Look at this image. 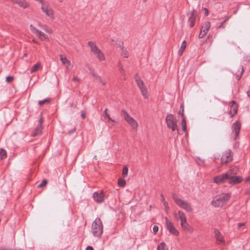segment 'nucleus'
Listing matches in <instances>:
<instances>
[{
  "mask_svg": "<svg viewBox=\"0 0 250 250\" xmlns=\"http://www.w3.org/2000/svg\"><path fill=\"white\" fill-rule=\"evenodd\" d=\"M165 220L166 221L167 228L168 231L173 235L176 236H178L179 232L174 227L173 223L170 221L167 217H165Z\"/></svg>",
  "mask_w": 250,
  "mask_h": 250,
  "instance_id": "obj_11",
  "label": "nucleus"
},
{
  "mask_svg": "<svg viewBox=\"0 0 250 250\" xmlns=\"http://www.w3.org/2000/svg\"><path fill=\"white\" fill-rule=\"evenodd\" d=\"M42 66L41 62H38L36 63L34 66L31 68L30 70V73H33L35 72L38 71V70L42 69Z\"/></svg>",
  "mask_w": 250,
  "mask_h": 250,
  "instance_id": "obj_24",
  "label": "nucleus"
},
{
  "mask_svg": "<svg viewBox=\"0 0 250 250\" xmlns=\"http://www.w3.org/2000/svg\"><path fill=\"white\" fill-rule=\"evenodd\" d=\"M51 99L50 98H47L42 101H39V104L42 106L44 104H49L51 102Z\"/></svg>",
  "mask_w": 250,
  "mask_h": 250,
  "instance_id": "obj_33",
  "label": "nucleus"
},
{
  "mask_svg": "<svg viewBox=\"0 0 250 250\" xmlns=\"http://www.w3.org/2000/svg\"><path fill=\"white\" fill-rule=\"evenodd\" d=\"M33 42L35 43H37V42H36L34 40H33Z\"/></svg>",
  "mask_w": 250,
  "mask_h": 250,
  "instance_id": "obj_56",
  "label": "nucleus"
},
{
  "mask_svg": "<svg viewBox=\"0 0 250 250\" xmlns=\"http://www.w3.org/2000/svg\"><path fill=\"white\" fill-rule=\"evenodd\" d=\"M0 250H12L9 248L2 247H0Z\"/></svg>",
  "mask_w": 250,
  "mask_h": 250,
  "instance_id": "obj_44",
  "label": "nucleus"
},
{
  "mask_svg": "<svg viewBox=\"0 0 250 250\" xmlns=\"http://www.w3.org/2000/svg\"><path fill=\"white\" fill-rule=\"evenodd\" d=\"M13 3L18 4L23 8L28 7L29 3L25 0H10Z\"/></svg>",
  "mask_w": 250,
  "mask_h": 250,
  "instance_id": "obj_20",
  "label": "nucleus"
},
{
  "mask_svg": "<svg viewBox=\"0 0 250 250\" xmlns=\"http://www.w3.org/2000/svg\"><path fill=\"white\" fill-rule=\"evenodd\" d=\"M161 196L162 197V202L163 203H164L165 201H166V200L165 199V197H164V195L162 194H161Z\"/></svg>",
  "mask_w": 250,
  "mask_h": 250,
  "instance_id": "obj_50",
  "label": "nucleus"
},
{
  "mask_svg": "<svg viewBox=\"0 0 250 250\" xmlns=\"http://www.w3.org/2000/svg\"><path fill=\"white\" fill-rule=\"evenodd\" d=\"M121 55L125 58H127L129 56V53L128 51L126 50V49L122 47L121 49Z\"/></svg>",
  "mask_w": 250,
  "mask_h": 250,
  "instance_id": "obj_32",
  "label": "nucleus"
},
{
  "mask_svg": "<svg viewBox=\"0 0 250 250\" xmlns=\"http://www.w3.org/2000/svg\"><path fill=\"white\" fill-rule=\"evenodd\" d=\"M178 114L181 115L182 117V118L183 117H185V116H184V105L183 104H182L180 105V110L178 112Z\"/></svg>",
  "mask_w": 250,
  "mask_h": 250,
  "instance_id": "obj_38",
  "label": "nucleus"
},
{
  "mask_svg": "<svg viewBox=\"0 0 250 250\" xmlns=\"http://www.w3.org/2000/svg\"><path fill=\"white\" fill-rule=\"evenodd\" d=\"M7 157V153L6 151L1 148L0 149V158L1 159H4Z\"/></svg>",
  "mask_w": 250,
  "mask_h": 250,
  "instance_id": "obj_31",
  "label": "nucleus"
},
{
  "mask_svg": "<svg viewBox=\"0 0 250 250\" xmlns=\"http://www.w3.org/2000/svg\"><path fill=\"white\" fill-rule=\"evenodd\" d=\"M128 169L127 166H125L123 169L122 175L125 178L126 177L128 174Z\"/></svg>",
  "mask_w": 250,
  "mask_h": 250,
  "instance_id": "obj_36",
  "label": "nucleus"
},
{
  "mask_svg": "<svg viewBox=\"0 0 250 250\" xmlns=\"http://www.w3.org/2000/svg\"><path fill=\"white\" fill-rule=\"evenodd\" d=\"M174 215L177 219L180 220L181 222H183L184 221L185 222V221L187 220V217L185 214L181 210L178 211L177 213H175Z\"/></svg>",
  "mask_w": 250,
  "mask_h": 250,
  "instance_id": "obj_21",
  "label": "nucleus"
},
{
  "mask_svg": "<svg viewBox=\"0 0 250 250\" xmlns=\"http://www.w3.org/2000/svg\"><path fill=\"white\" fill-rule=\"evenodd\" d=\"M43 118L42 117H41L40 118V119H39L38 125L42 126V124L43 123Z\"/></svg>",
  "mask_w": 250,
  "mask_h": 250,
  "instance_id": "obj_42",
  "label": "nucleus"
},
{
  "mask_svg": "<svg viewBox=\"0 0 250 250\" xmlns=\"http://www.w3.org/2000/svg\"><path fill=\"white\" fill-rule=\"evenodd\" d=\"M181 226L183 230L191 233L193 232V228L187 222V220L181 222Z\"/></svg>",
  "mask_w": 250,
  "mask_h": 250,
  "instance_id": "obj_19",
  "label": "nucleus"
},
{
  "mask_svg": "<svg viewBox=\"0 0 250 250\" xmlns=\"http://www.w3.org/2000/svg\"><path fill=\"white\" fill-rule=\"evenodd\" d=\"M166 121L168 128L171 129L172 131H178L177 122L172 114H168L166 117Z\"/></svg>",
  "mask_w": 250,
  "mask_h": 250,
  "instance_id": "obj_7",
  "label": "nucleus"
},
{
  "mask_svg": "<svg viewBox=\"0 0 250 250\" xmlns=\"http://www.w3.org/2000/svg\"><path fill=\"white\" fill-rule=\"evenodd\" d=\"M135 80L138 87H139L140 90L141 91L142 94L145 99H147L148 97L147 89L146 86H145L144 83L141 79L138 74H136L135 75Z\"/></svg>",
  "mask_w": 250,
  "mask_h": 250,
  "instance_id": "obj_6",
  "label": "nucleus"
},
{
  "mask_svg": "<svg viewBox=\"0 0 250 250\" xmlns=\"http://www.w3.org/2000/svg\"><path fill=\"white\" fill-rule=\"evenodd\" d=\"M245 223H239L238 225V229H240L241 227L245 226Z\"/></svg>",
  "mask_w": 250,
  "mask_h": 250,
  "instance_id": "obj_45",
  "label": "nucleus"
},
{
  "mask_svg": "<svg viewBox=\"0 0 250 250\" xmlns=\"http://www.w3.org/2000/svg\"><path fill=\"white\" fill-rule=\"evenodd\" d=\"M103 116L104 117V118H107L108 119V122H109L110 121L112 123V125H114V124L116 122L114 120H112L110 118V116L107 113V108H105V109L104 110V113H103Z\"/></svg>",
  "mask_w": 250,
  "mask_h": 250,
  "instance_id": "obj_26",
  "label": "nucleus"
},
{
  "mask_svg": "<svg viewBox=\"0 0 250 250\" xmlns=\"http://www.w3.org/2000/svg\"><path fill=\"white\" fill-rule=\"evenodd\" d=\"M196 13L195 10H193L190 13V16L188 18V22L189 23V26L191 28L193 27L195 24L196 19Z\"/></svg>",
  "mask_w": 250,
  "mask_h": 250,
  "instance_id": "obj_18",
  "label": "nucleus"
},
{
  "mask_svg": "<svg viewBox=\"0 0 250 250\" xmlns=\"http://www.w3.org/2000/svg\"><path fill=\"white\" fill-rule=\"evenodd\" d=\"M13 77L12 76H8L6 77V81L7 83H10L13 80Z\"/></svg>",
  "mask_w": 250,
  "mask_h": 250,
  "instance_id": "obj_40",
  "label": "nucleus"
},
{
  "mask_svg": "<svg viewBox=\"0 0 250 250\" xmlns=\"http://www.w3.org/2000/svg\"><path fill=\"white\" fill-rule=\"evenodd\" d=\"M227 20H225L221 24L218 26V28H221L223 27L224 23L227 21Z\"/></svg>",
  "mask_w": 250,
  "mask_h": 250,
  "instance_id": "obj_51",
  "label": "nucleus"
},
{
  "mask_svg": "<svg viewBox=\"0 0 250 250\" xmlns=\"http://www.w3.org/2000/svg\"><path fill=\"white\" fill-rule=\"evenodd\" d=\"M211 23L209 21H207L205 22L201 27L200 32L199 35V38L200 39L204 38L209 31Z\"/></svg>",
  "mask_w": 250,
  "mask_h": 250,
  "instance_id": "obj_10",
  "label": "nucleus"
},
{
  "mask_svg": "<svg viewBox=\"0 0 250 250\" xmlns=\"http://www.w3.org/2000/svg\"><path fill=\"white\" fill-rule=\"evenodd\" d=\"M214 236L216 240L217 243L218 244H225V241L224 238V236L218 230L215 229L214 230Z\"/></svg>",
  "mask_w": 250,
  "mask_h": 250,
  "instance_id": "obj_14",
  "label": "nucleus"
},
{
  "mask_svg": "<svg viewBox=\"0 0 250 250\" xmlns=\"http://www.w3.org/2000/svg\"><path fill=\"white\" fill-rule=\"evenodd\" d=\"M118 184L121 187H124L126 185V181L124 179L120 178L118 179Z\"/></svg>",
  "mask_w": 250,
  "mask_h": 250,
  "instance_id": "obj_34",
  "label": "nucleus"
},
{
  "mask_svg": "<svg viewBox=\"0 0 250 250\" xmlns=\"http://www.w3.org/2000/svg\"><path fill=\"white\" fill-rule=\"evenodd\" d=\"M81 116L83 119H84L85 117V113L83 111L81 113Z\"/></svg>",
  "mask_w": 250,
  "mask_h": 250,
  "instance_id": "obj_47",
  "label": "nucleus"
},
{
  "mask_svg": "<svg viewBox=\"0 0 250 250\" xmlns=\"http://www.w3.org/2000/svg\"><path fill=\"white\" fill-rule=\"evenodd\" d=\"M187 46V42L185 41H183L180 48L179 49L178 51V55L179 56H182L183 54L184 51H185L186 48Z\"/></svg>",
  "mask_w": 250,
  "mask_h": 250,
  "instance_id": "obj_27",
  "label": "nucleus"
},
{
  "mask_svg": "<svg viewBox=\"0 0 250 250\" xmlns=\"http://www.w3.org/2000/svg\"><path fill=\"white\" fill-rule=\"evenodd\" d=\"M237 170L235 167H230L229 169L225 173L228 174V178L237 174Z\"/></svg>",
  "mask_w": 250,
  "mask_h": 250,
  "instance_id": "obj_25",
  "label": "nucleus"
},
{
  "mask_svg": "<svg viewBox=\"0 0 250 250\" xmlns=\"http://www.w3.org/2000/svg\"><path fill=\"white\" fill-rule=\"evenodd\" d=\"M72 81L74 83H79L81 81L80 79L76 76H74L72 78Z\"/></svg>",
  "mask_w": 250,
  "mask_h": 250,
  "instance_id": "obj_39",
  "label": "nucleus"
},
{
  "mask_svg": "<svg viewBox=\"0 0 250 250\" xmlns=\"http://www.w3.org/2000/svg\"><path fill=\"white\" fill-rule=\"evenodd\" d=\"M182 125L183 127V130L184 132H186L187 130V123L186 121L185 117H183L182 121Z\"/></svg>",
  "mask_w": 250,
  "mask_h": 250,
  "instance_id": "obj_35",
  "label": "nucleus"
},
{
  "mask_svg": "<svg viewBox=\"0 0 250 250\" xmlns=\"http://www.w3.org/2000/svg\"><path fill=\"white\" fill-rule=\"evenodd\" d=\"M165 209H166V210H167L168 209V208H165Z\"/></svg>",
  "mask_w": 250,
  "mask_h": 250,
  "instance_id": "obj_58",
  "label": "nucleus"
},
{
  "mask_svg": "<svg viewBox=\"0 0 250 250\" xmlns=\"http://www.w3.org/2000/svg\"><path fill=\"white\" fill-rule=\"evenodd\" d=\"M118 64H119V71L120 72V73L124 77V79L125 80H126V76H125V71L123 68V67L122 66V64H121V62H119L118 63Z\"/></svg>",
  "mask_w": 250,
  "mask_h": 250,
  "instance_id": "obj_29",
  "label": "nucleus"
},
{
  "mask_svg": "<svg viewBox=\"0 0 250 250\" xmlns=\"http://www.w3.org/2000/svg\"><path fill=\"white\" fill-rule=\"evenodd\" d=\"M48 182L46 179H43L42 182L39 184L38 186V188H42L45 187L47 184Z\"/></svg>",
  "mask_w": 250,
  "mask_h": 250,
  "instance_id": "obj_37",
  "label": "nucleus"
},
{
  "mask_svg": "<svg viewBox=\"0 0 250 250\" xmlns=\"http://www.w3.org/2000/svg\"><path fill=\"white\" fill-rule=\"evenodd\" d=\"M205 10V14H206V15L207 16L208 14V10L207 9V8H204Z\"/></svg>",
  "mask_w": 250,
  "mask_h": 250,
  "instance_id": "obj_52",
  "label": "nucleus"
},
{
  "mask_svg": "<svg viewBox=\"0 0 250 250\" xmlns=\"http://www.w3.org/2000/svg\"><path fill=\"white\" fill-rule=\"evenodd\" d=\"M91 232L93 235L96 237H100L103 232V225L101 220L96 218L92 224Z\"/></svg>",
  "mask_w": 250,
  "mask_h": 250,
  "instance_id": "obj_1",
  "label": "nucleus"
},
{
  "mask_svg": "<svg viewBox=\"0 0 250 250\" xmlns=\"http://www.w3.org/2000/svg\"><path fill=\"white\" fill-rule=\"evenodd\" d=\"M85 250H94L93 248L91 246H88L85 249Z\"/></svg>",
  "mask_w": 250,
  "mask_h": 250,
  "instance_id": "obj_48",
  "label": "nucleus"
},
{
  "mask_svg": "<svg viewBox=\"0 0 250 250\" xmlns=\"http://www.w3.org/2000/svg\"><path fill=\"white\" fill-rule=\"evenodd\" d=\"M121 115L125 120L131 126L133 129H136L138 127L137 122L124 109L121 111Z\"/></svg>",
  "mask_w": 250,
  "mask_h": 250,
  "instance_id": "obj_5",
  "label": "nucleus"
},
{
  "mask_svg": "<svg viewBox=\"0 0 250 250\" xmlns=\"http://www.w3.org/2000/svg\"><path fill=\"white\" fill-rule=\"evenodd\" d=\"M60 59L62 63L65 66V67L68 69L71 64L70 61H69L65 56L63 55H59Z\"/></svg>",
  "mask_w": 250,
  "mask_h": 250,
  "instance_id": "obj_22",
  "label": "nucleus"
},
{
  "mask_svg": "<svg viewBox=\"0 0 250 250\" xmlns=\"http://www.w3.org/2000/svg\"><path fill=\"white\" fill-rule=\"evenodd\" d=\"M30 27L32 32L34 34H36L39 38L42 41H49V39L48 36L44 34L43 32L36 29L32 25H31Z\"/></svg>",
  "mask_w": 250,
  "mask_h": 250,
  "instance_id": "obj_9",
  "label": "nucleus"
},
{
  "mask_svg": "<svg viewBox=\"0 0 250 250\" xmlns=\"http://www.w3.org/2000/svg\"><path fill=\"white\" fill-rule=\"evenodd\" d=\"M76 127H74L73 129H72L69 131V134H71L73 133V132H74L76 131Z\"/></svg>",
  "mask_w": 250,
  "mask_h": 250,
  "instance_id": "obj_46",
  "label": "nucleus"
},
{
  "mask_svg": "<svg viewBox=\"0 0 250 250\" xmlns=\"http://www.w3.org/2000/svg\"><path fill=\"white\" fill-rule=\"evenodd\" d=\"M246 181H247V182L250 181V176L248 177L247 178Z\"/></svg>",
  "mask_w": 250,
  "mask_h": 250,
  "instance_id": "obj_54",
  "label": "nucleus"
},
{
  "mask_svg": "<svg viewBox=\"0 0 250 250\" xmlns=\"http://www.w3.org/2000/svg\"><path fill=\"white\" fill-rule=\"evenodd\" d=\"M47 32H48V33H52V30H48V31H47Z\"/></svg>",
  "mask_w": 250,
  "mask_h": 250,
  "instance_id": "obj_55",
  "label": "nucleus"
},
{
  "mask_svg": "<svg viewBox=\"0 0 250 250\" xmlns=\"http://www.w3.org/2000/svg\"><path fill=\"white\" fill-rule=\"evenodd\" d=\"M42 127L41 125H38L32 132L31 136L33 137L37 136L42 134Z\"/></svg>",
  "mask_w": 250,
  "mask_h": 250,
  "instance_id": "obj_23",
  "label": "nucleus"
},
{
  "mask_svg": "<svg viewBox=\"0 0 250 250\" xmlns=\"http://www.w3.org/2000/svg\"><path fill=\"white\" fill-rule=\"evenodd\" d=\"M230 196L229 194L217 195L213 198L212 205L216 207H222L226 204Z\"/></svg>",
  "mask_w": 250,
  "mask_h": 250,
  "instance_id": "obj_2",
  "label": "nucleus"
},
{
  "mask_svg": "<svg viewBox=\"0 0 250 250\" xmlns=\"http://www.w3.org/2000/svg\"><path fill=\"white\" fill-rule=\"evenodd\" d=\"M247 94L248 96H250V89L247 91Z\"/></svg>",
  "mask_w": 250,
  "mask_h": 250,
  "instance_id": "obj_53",
  "label": "nucleus"
},
{
  "mask_svg": "<svg viewBox=\"0 0 250 250\" xmlns=\"http://www.w3.org/2000/svg\"><path fill=\"white\" fill-rule=\"evenodd\" d=\"M232 134L234 140H236L239 134L241 129V123L239 121H236L232 125Z\"/></svg>",
  "mask_w": 250,
  "mask_h": 250,
  "instance_id": "obj_13",
  "label": "nucleus"
},
{
  "mask_svg": "<svg viewBox=\"0 0 250 250\" xmlns=\"http://www.w3.org/2000/svg\"><path fill=\"white\" fill-rule=\"evenodd\" d=\"M164 206H165V208H169L168 203L167 201H165L164 203H163Z\"/></svg>",
  "mask_w": 250,
  "mask_h": 250,
  "instance_id": "obj_49",
  "label": "nucleus"
},
{
  "mask_svg": "<svg viewBox=\"0 0 250 250\" xmlns=\"http://www.w3.org/2000/svg\"><path fill=\"white\" fill-rule=\"evenodd\" d=\"M93 197L95 201L98 203H101L104 200L105 193L103 190L95 192L93 194Z\"/></svg>",
  "mask_w": 250,
  "mask_h": 250,
  "instance_id": "obj_12",
  "label": "nucleus"
},
{
  "mask_svg": "<svg viewBox=\"0 0 250 250\" xmlns=\"http://www.w3.org/2000/svg\"><path fill=\"white\" fill-rule=\"evenodd\" d=\"M228 180H229V184L236 185L240 183L243 181V178L240 176H235L233 175L228 178Z\"/></svg>",
  "mask_w": 250,
  "mask_h": 250,
  "instance_id": "obj_16",
  "label": "nucleus"
},
{
  "mask_svg": "<svg viewBox=\"0 0 250 250\" xmlns=\"http://www.w3.org/2000/svg\"><path fill=\"white\" fill-rule=\"evenodd\" d=\"M172 198L177 205L188 212H192V208L187 202L180 198L176 194H173Z\"/></svg>",
  "mask_w": 250,
  "mask_h": 250,
  "instance_id": "obj_3",
  "label": "nucleus"
},
{
  "mask_svg": "<svg viewBox=\"0 0 250 250\" xmlns=\"http://www.w3.org/2000/svg\"><path fill=\"white\" fill-rule=\"evenodd\" d=\"M233 155L232 152L230 150H228L224 152L222 156L221 160V164H226L232 160Z\"/></svg>",
  "mask_w": 250,
  "mask_h": 250,
  "instance_id": "obj_8",
  "label": "nucleus"
},
{
  "mask_svg": "<svg viewBox=\"0 0 250 250\" xmlns=\"http://www.w3.org/2000/svg\"><path fill=\"white\" fill-rule=\"evenodd\" d=\"M228 179V174H223L215 177L213 179V182L217 184H220L224 183Z\"/></svg>",
  "mask_w": 250,
  "mask_h": 250,
  "instance_id": "obj_15",
  "label": "nucleus"
},
{
  "mask_svg": "<svg viewBox=\"0 0 250 250\" xmlns=\"http://www.w3.org/2000/svg\"><path fill=\"white\" fill-rule=\"evenodd\" d=\"M27 54H24V55H23V57H27Z\"/></svg>",
  "mask_w": 250,
  "mask_h": 250,
  "instance_id": "obj_57",
  "label": "nucleus"
},
{
  "mask_svg": "<svg viewBox=\"0 0 250 250\" xmlns=\"http://www.w3.org/2000/svg\"><path fill=\"white\" fill-rule=\"evenodd\" d=\"M93 76L95 78L96 80L98 81L99 83H101L102 85H105L106 84L105 81L103 80L100 76H99L96 74H93Z\"/></svg>",
  "mask_w": 250,
  "mask_h": 250,
  "instance_id": "obj_28",
  "label": "nucleus"
},
{
  "mask_svg": "<svg viewBox=\"0 0 250 250\" xmlns=\"http://www.w3.org/2000/svg\"><path fill=\"white\" fill-rule=\"evenodd\" d=\"M159 228L157 226H154L153 228V231L155 234H156L158 231Z\"/></svg>",
  "mask_w": 250,
  "mask_h": 250,
  "instance_id": "obj_41",
  "label": "nucleus"
},
{
  "mask_svg": "<svg viewBox=\"0 0 250 250\" xmlns=\"http://www.w3.org/2000/svg\"><path fill=\"white\" fill-rule=\"evenodd\" d=\"M88 45L90 48L91 51L100 61H104L105 57L102 51L98 48L96 43L93 42H89Z\"/></svg>",
  "mask_w": 250,
  "mask_h": 250,
  "instance_id": "obj_4",
  "label": "nucleus"
},
{
  "mask_svg": "<svg viewBox=\"0 0 250 250\" xmlns=\"http://www.w3.org/2000/svg\"><path fill=\"white\" fill-rule=\"evenodd\" d=\"M157 250H168V248L164 242H162L157 246Z\"/></svg>",
  "mask_w": 250,
  "mask_h": 250,
  "instance_id": "obj_30",
  "label": "nucleus"
},
{
  "mask_svg": "<svg viewBox=\"0 0 250 250\" xmlns=\"http://www.w3.org/2000/svg\"><path fill=\"white\" fill-rule=\"evenodd\" d=\"M245 194L246 195H250V188L246 189Z\"/></svg>",
  "mask_w": 250,
  "mask_h": 250,
  "instance_id": "obj_43",
  "label": "nucleus"
},
{
  "mask_svg": "<svg viewBox=\"0 0 250 250\" xmlns=\"http://www.w3.org/2000/svg\"><path fill=\"white\" fill-rule=\"evenodd\" d=\"M144 0V1H146V0Z\"/></svg>",
  "mask_w": 250,
  "mask_h": 250,
  "instance_id": "obj_59",
  "label": "nucleus"
},
{
  "mask_svg": "<svg viewBox=\"0 0 250 250\" xmlns=\"http://www.w3.org/2000/svg\"><path fill=\"white\" fill-rule=\"evenodd\" d=\"M231 105L230 107V110L229 111V114L230 115V117H233L237 113L238 107L236 102L234 101L231 102Z\"/></svg>",
  "mask_w": 250,
  "mask_h": 250,
  "instance_id": "obj_17",
  "label": "nucleus"
}]
</instances>
